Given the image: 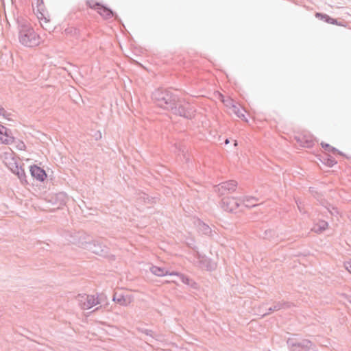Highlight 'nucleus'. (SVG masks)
<instances>
[{
	"instance_id": "34",
	"label": "nucleus",
	"mask_w": 351,
	"mask_h": 351,
	"mask_svg": "<svg viewBox=\"0 0 351 351\" xmlns=\"http://www.w3.org/2000/svg\"><path fill=\"white\" fill-rule=\"evenodd\" d=\"M25 147V144L21 142L20 145H19V147L20 149H23Z\"/></svg>"
},
{
	"instance_id": "23",
	"label": "nucleus",
	"mask_w": 351,
	"mask_h": 351,
	"mask_svg": "<svg viewBox=\"0 0 351 351\" xmlns=\"http://www.w3.org/2000/svg\"><path fill=\"white\" fill-rule=\"evenodd\" d=\"M322 147L327 152H332L334 154H341V153L336 148L330 146L329 144L322 142L321 143Z\"/></svg>"
},
{
	"instance_id": "5",
	"label": "nucleus",
	"mask_w": 351,
	"mask_h": 351,
	"mask_svg": "<svg viewBox=\"0 0 351 351\" xmlns=\"http://www.w3.org/2000/svg\"><path fill=\"white\" fill-rule=\"evenodd\" d=\"M80 306L83 309H89L97 304H99L98 298L93 295H79Z\"/></svg>"
},
{
	"instance_id": "21",
	"label": "nucleus",
	"mask_w": 351,
	"mask_h": 351,
	"mask_svg": "<svg viewBox=\"0 0 351 351\" xmlns=\"http://www.w3.org/2000/svg\"><path fill=\"white\" fill-rule=\"evenodd\" d=\"M11 134V131L8 129L6 128V132H3L2 135H4L6 138L3 140L2 138H1V140L2 141L3 143H5V144H10V143H12L14 142V137L10 136Z\"/></svg>"
},
{
	"instance_id": "16",
	"label": "nucleus",
	"mask_w": 351,
	"mask_h": 351,
	"mask_svg": "<svg viewBox=\"0 0 351 351\" xmlns=\"http://www.w3.org/2000/svg\"><path fill=\"white\" fill-rule=\"evenodd\" d=\"M257 201H258L257 198H256L255 197H252V196H245L242 199V202L244 204V205L246 207H249V208L254 207V206H257V204H256V202Z\"/></svg>"
},
{
	"instance_id": "38",
	"label": "nucleus",
	"mask_w": 351,
	"mask_h": 351,
	"mask_svg": "<svg viewBox=\"0 0 351 351\" xmlns=\"http://www.w3.org/2000/svg\"><path fill=\"white\" fill-rule=\"evenodd\" d=\"M349 218H350V219L351 220V213H350V216H349Z\"/></svg>"
},
{
	"instance_id": "17",
	"label": "nucleus",
	"mask_w": 351,
	"mask_h": 351,
	"mask_svg": "<svg viewBox=\"0 0 351 351\" xmlns=\"http://www.w3.org/2000/svg\"><path fill=\"white\" fill-rule=\"evenodd\" d=\"M316 17L320 19L321 20L324 21L325 22L333 24V25H338L337 19H332L328 15L326 14H322V13H316Z\"/></svg>"
},
{
	"instance_id": "14",
	"label": "nucleus",
	"mask_w": 351,
	"mask_h": 351,
	"mask_svg": "<svg viewBox=\"0 0 351 351\" xmlns=\"http://www.w3.org/2000/svg\"><path fill=\"white\" fill-rule=\"evenodd\" d=\"M150 271L157 276H165L167 275H177L176 272L169 273L167 270H165L163 267L152 265L150 267Z\"/></svg>"
},
{
	"instance_id": "18",
	"label": "nucleus",
	"mask_w": 351,
	"mask_h": 351,
	"mask_svg": "<svg viewBox=\"0 0 351 351\" xmlns=\"http://www.w3.org/2000/svg\"><path fill=\"white\" fill-rule=\"evenodd\" d=\"M328 227V223L325 221H319L316 226H314L313 230L317 233L322 232Z\"/></svg>"
},
{
	"instance_id": "30",
	"label": "nucleus",
	"mask_w": 351,
	"mask_h": 351,
	"mask_svg": "<svg viewBox=\"0 0 351 351\" xmlns=\"http://www.w3.org/2000/svg\"><path fill=\"white\" fill-rule=\"evenodd\" d=\"M43 5V0H37V7H38V11L41 12L40 10H42L41 6Z\"/></svg>"
},
{
	"instance_id": "26",
	"label": "nucleus",
	"mask_w": 351,
	"mask_h": 351,
	"mask_svg": "<svg viewBox=\"0 0 351 351\" xmlns=\"http://www.w3.org/2000/svg\"><path fill=\"white\" fill-rule=\"evenodd\" d=\"M142 332L145 333L146 335L150 336L152 338L155 339L156 340H159L160 336L159 335H156L152 330L149 329H143L141 330Z\"/></svg>"
},
{
	"instance_id": "6",
	"label": "nucleus",
	"mask_w": 351,
	"mask_h": 351,
	"mask_svg": "<svg viewBox=\"0 0 351 351\" xmlns=\"http://www.w3.org/2000/svg\"><path fill=\"white\" fill-rule=\"evenodd\" d=\"M221 206L225 211L233 212L239 206V203L234 197H225L221 201Z\"/></svg>"
},
{
	"instance_id": "8",
	"label": "nucleus",
	"mask_w": 351,
	"mask_h": 351,
	"mask_svg": "<svg viewBox=\"0 0 351 351\" xmlns=\"http://www.w3.org/2000/svg\"><path fill=\"white\" fill-rule=\"evenodd\" d=\"M29 171L31 176L38 181L43 182L47 178V173L45 171L36 165H32L30 167Z\"/></svg>"
},
{
	"instance_id": "25",
	"label": "nucleus",
	"mask_w": 351,
	"mask_h": 351,
	"mask_svg": "<svg viewBox=\"0 0 351 351\" xmlns=\"http://www.w3.org/2000/svg\"><path fill=\"white\" fill-rule=\"evenodd\" d=\"M18 176V178L20 179L21 182H27L26 180V175L25 173L24 169L22 168L21 166L19 168V170L16 171V172L14 173Z\"/></svg>"
},
{
	"instance_id": "1",
	"label": "nucleus",
	"mask_w": 351,
	"mask_h": 351,
	"mask_svg": "<svg viewBox=\"0 0 351 351\" xmlns=\"http://www.w3.org/2000/svg\"><path fill=\"white\" fill-rule=\"evenodd\" d=\"M152 99L157 106L171 111L173 114L186 119H192L195 116V106L180 99L176 90L158 88L152 93Z\"/></svg>"
},
{
	"instance_id": "19",
	"label": "nucleus",
	"mask_w": 351,
	"mask_h": 351,
	"mask_svg": "<svg viewBox=\"0 0 351 351\" xmlns=\"http://www.w3.org/2000/svg\"><path fill=\"white\" fill-rule=\"evenodd\" d=\"M40 16H38V19L40 20V23L43 29L46 30H50L51 27L48 25L49 20L45 17V14L43 12H40Z\"/></svg>"
},
{
	"instance_id": "20",
	"label": "nucleus",
	"mask_w": 351,
	"mask_h": 351,
	"mask_svg": "<svg viewBox=\"0 0 351 351\" xmlns=\"http://www.w3.org/2000/svg\"><path fill=\"white\" fill-rule=\"evenodd\" d=\"M7 166L13 173H15L20 167L19 163L14 160V158L11 159V161L7 163Z\"/></svg>"
},
{
	"instance_id": "15",
	"label": "nucleus",
	"mask_w": 351,
	"mask_h": 351,
	"mask_svg": "<svg viewBox=\"0 0 351 351\" xmlns=\"http://www.w3.org/2000/svg\"><path fill=\"white\" fill-rule=\"evenodd\" d=\"M202 232L203 234L211 237L213 235V230L210 226L205 223L200 221L199 219V233Z\"/></svg>"
},
{
	"instance_id": "36",
	"label": "nucleus",
	"mask_w": 351,
	"mask_h": 351,
	"mask_svg": "<svg viewBox=\"0 0 351 351\" xmlns=\"http://www.w3.org/2000/svg\"><path fill=\"white\" fill-rule=\"evenodd\" d=\"M229 139L228 138H226V141H225V144H228L229 143Z\"/></svg>"
},
{
	"instance_id": "10",
	"label": "nucleus",
	"mask_w": 351,
	"mask_h": 351,
	"mask_svg": "<svg viewBox=\"0 0 351 351\" xmlns=\"http://www.w3.org/2000/svg\"><path fill=\"white\" fill-rule=\"evenodd\" d=\"M295 139L300 146L304 147H311L314 145V140L310 135H300Z\"/></svg>"
},
{
	"instance_id": "29",
	"label": "nucleus",
	"mask_w": 351,
	"mask_h": 351,
	"mask_svg": "<svg viewBox=\"0 0 351 351\" xmlns=\"http://www.w3.org/2000/svg\"><path fill=\"white\" fill-rule=\"evenodd\" d=\"M0 115H2L5 118L9 119L8 117L10 113L8 112L1 105H0Z\"/></svg>"
},
{
	"instance_id": "33",
	"label": "nucleus",
	"mask_w": 351,
	"mask_h": 351,
	"mask_svg": "<svg viewBox=\"0 0 351 351\" xmlns=\"http://www.w3.org/2000/svg\"><path fill=\"white\" fill-rule=\"evenodd\" d=\"M182 281H183L184 283H186L187 285H190V281H191V280H190L189 278L185 277V278H183Z\"/></svg>"
},
{
	"instance_id": "31",
	"label": "nucleus",
	"mask_w": 351,
	"mask_h": 351,
	"mask_svg": "<svg viewBox=\"0 0 351 351\" xmlns=\"http://www.w3.org/2000/svg\"><path fill=\"white\" fill-rule=\"evenodd\" d=\"M346 269L351 274V261L345 263Z\"/></svg>"
},
{
	"instance_id": "37",
	"label": "nucleus",
	"mask_w": 351,
	"mask_h": 351,
	"mask_svg": "<svg viewBox=\"0 0 351 351\" xmlns=\"http://www.w3.org/2000/svg\"><path fill=\"white\" fill-rule=\"evenodd\" d=\"M234 146H237V141H234Z\"/></svg>"
},
{
	"instance_id": "27",
	"label": "nucleus",
	"mask_w": 351,
	"mask_h": 351,
	"mask_svg": "<svg viewBox=\"0 0 351 351\" xmlns=\"http://www.w3.org/2000/svg\"><path fill=\"white\" fill-rule=\"evenodd\" d=\"M337 160L332 156H327V158H326V165L329 167H332L334 166L335 164H337Z\"/></svg>"
},
{
	"instance_id": "13",
	"label": "nucleus",
	"mask_w": 351,
	"mask_h": 351,
	"mask_svg": "<svg viewBox=\"0 0 351 351\" xmlns=\"http://www.w3.org/2000/svg\"><path fill=\"white\" fill-rule=\"evenodd\" d=\"M291 303L287 302H276L274 306H271L268 309V312L263 314V316L270 314L272 312L279 311L283 308H287L291 307Z\"/></svg>"
},
{
	"instance_id": "9",
	"label": "nucleus",
	"mask_w": 351,
	"mask_h": 351,
	"mask_svg": "<svg viewBox=\"0 0 351 351\" xmlns=\"http://www.w3.org/2000/svg\"><path fill=\"white\" fill-rule=\"evenodd\" d=\"M216 267L217 264L215 261L199 254V267L205 268L208 271H213L215 269Z\"/></svg>"
},
{
	"instance_id": "35",
	"label": "nucleus",
	"mask_w": 351,
	"mask_h": 351,
	"mask_svg": "<svg viewBox=\"0 0 351 351\" xmlns=\"http://www.w3.org/2000/svg\"><path fill=\"white\" fill-rule=\"evenodd\" d=\"M296 204H297V205H298V209L300 210V212H302L301 207H300V203L299 204V203L298 202V201H296Z\"/></svg>"
},
{
	"instance_id": "2",
	"label": "nucleus",
	"mask_w": 351,
	"mask_h": 351,
	"mask_svg": "<svg viewBox=\"0 0 351 351\" xmlns=\"http://www.w3.org/2000/svg\"><path fill=\"white\" fill-rule=\"evenodd\" d=\"M19 42L27 47H34L39 45L40 36L32 27L29 21L23 18L17 19Z\"/></svg>"
},
{
	"instance_id": "7",
	"label": "nucleus",
	"mask_w": 351,
	"mask_h": 351,
	"mask_svg": "<svg viewBox=\"0 0 351 351\" xmlns=\"http://www.w3.org/2000/svg\"><path fill=\"white\" fill-rule=\"evenodd\" d=\"M68 196L64 192H59L51 196L49 202L60 208L66 204Z\"/></svg>"
},
{
	"instance_id": "39",
	"label": "nucleus",
	"mask_w": 351,
	"mask_h": 351,
	"mask_svg": "<svg viewBox=\"0 0 351 351\" xmlns=\"http://www.w3.org/2000/svg\"><path fill=\"white\" fill-rule=\"evenodd\" d=\"M350 303H351V300H350Z\"/></svg>"
},
{
	"instance_id": "11",
	"label": "nucleus",
	"mask_w": 351,
	"mask_h": 351,
	"mask_svg": "<svg viewBox=\"0 0 351 351\" xmlns=\"http://www.w3.org/2000/svg\"><path fill=\"white\" fill-rule=\"evenodd\" d=\"M112 300L122 306H128L131 303V298L128 295H125L117 292L114 293Z\"/></svg>"
},
{
	"instance_id": "12",
	"label": "nucleus",
	"mask_w": 351,
	"mask_h": 351,
	"mask_svg": "<svg viewBox=\"0 0 351 351\" xmlns=\"http://www.w3.org/2000/svg\"><path fill=\"white\" fill-rule=\"evenodd\" d=\"M97 13L101 16L104 19H110L114 16V12L105 5L101 3V6L99 7Z\"/></svg>"
},
{
	"instance_id": "32",
	"label": "nucleus",
	"mask_w": 351,
	"mask_h": 351,
	"mask_svg": "<svg viewBox=\"0 0 351 351\" xmlns=\"http://www.w3.org/2000/svg\"><path fill=\"white\" fill-rule=\"evenodd\" d=\"M3 132H6V128L0 124V135H2Z\"/></svg>"
},
{
	"instance_id": "4",
	"label": "nucleus",
	"mask_w": 351,
	"mask_h": 351,
	"mask_svg": "<svg viewBox=\"0 0 351 351\" xmlns=\"http://www.w3.org/2000/svg\"><path fill=\"white\" fill-rule=\"evenodd\" d=\"M237 182L234 180H228L221 182L214 186V191L219 196L227 195L235 191Z\"/></svg>"
},
{
	"instance_id": "28",
	"label": "nucleus",
	"mask_w": 351,
	"mask_h": 351,
	"mask_svg": "<svg viewBox=\"0 0 351 351\" xmlns=\"http://www.w3.org/2000/svg\"><path fill=\"white\" fill-rule=\"evenodd\" d=\"M233 108H234V113L237 114V116L239 117V118H244L245 117V115L243 112V110H240L239 109L237 106H233Z\"/></svg>"
},
{
	"instance_id": "3",
	"label": "nucleus",
	"mask_w": 351,
	"mask_h": 351,
	"mask_svg": "<svg viewBox=\"0 0 351 351\" xmlns=\"http://www.w3.org/2000/svg\"><path fill=\"white\" fill-rule=\"evenodd\" d=\"M78 245L99 256H105L108 253V248L105 245L99 241L92 240L88 235L80 237Z\"/></svg>"
},
{
	"instance_id": "24",
	"label": "nucleus",
	"mask_w": 351,
	"mask_h": 351,
	"mask_svg": "<svg viewBox=\"0 0 351 351\" xmlns=\"http://www.w3.org/2000/svg\"><path fill=\"white\" fill-rule=\"evenodd\" d=\"M86 5L95 10H98L99 7L101 6V3L96 1L95 0H86Z\"/></svg>"
},
{
	"instance_id": "22",
	"label": "nucleus",
	"mask_w": 351,
	"mask_h": 351,
	"mask_svg": "<svg viewBox=\"0 0 351 351\" xmlns=\"http://www.w3.org/2000/svg\"><path fill=\"white\" fill-rule=\"evenodd\" d=\"M11 134V131L8 129L6 128V132H3L2 135H4L6 138L3 140L2 138H1V140L2 141L3 143H5V144H10V143H12L14 142V137L10 136Z\"/></svg>"
}]
</instances>
